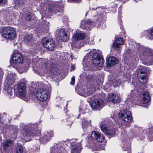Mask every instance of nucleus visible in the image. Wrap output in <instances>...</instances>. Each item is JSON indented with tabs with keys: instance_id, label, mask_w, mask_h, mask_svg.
Masks as SVG:
<instances>
[{
	"instance_id": "3",
	"label": "nucleus",
	"mask_w": 153,
	"mask_h": 153,
	"mask_svg": "<svg viewBox=\"0 0 153 153\" xmlns=\"http://www.w3.org/2000/svg\"><path fill=\"white\" fill-rule=\"evenodd\" d=\"M105 121L104 120L100 123V127L101 130L104 133L107 135L114 136L117 134V130L114 128H108L106 126L107 124H106V123H105Z\"/></svg>"
},
{
	"instance_id": "15",
	"label": "nucleus",
	"mask_w": 153,
	"mask_h": 153,
	"mask_svg": "<svg viewBox=\"0 0 153 153\" xmlns=\"http://www.w3.org/2000/svg\"><path fill=\"white\" fill-rule=\"evenodd\" d=\"M91 137L100 142H102L105 139V137L103 134L95 131L92 132Z\"/></svg>"
},
{
	"instance_id": "17",
	"label": "nucleus",
	"mask_w": 153,
	"mask_h": 153,
	"mask_svg": "<svg viewBox=\"0 0 153 153\" xmlns=\"http://www.w3.org/2000/svg\"><path fill=\"white\" fill-rule=\"evenodd\" d=\"M124 43V41L122 38L118 37L113 43V48L116 50H119L120 48V45H123Z\"/></svg>"
},
{
	"instance_id": "46",
	"label": "nucleus",
	"mask_w": 153,
	"mask_h": 153,
	"mask_svg": "<svg viewBox=\"0 0 153 153\" xmlns=\"http://www.w3.org/2000/svg\"><path fill=\"white\" fill-rule=\"evenodd\" d=\"M2 70L0 68V74H2Z\"/></svg>"
},
{
	"instance_id": "49",
	"label": "nucleus",
	"mask_w": 153,
	"mask_h": 153,
	"mask_svg": "<svg viewBox=\"0 0 153 153\" xmlns=\"http://www.w3.org/2000/svg\"><path fill=\"white\" fill-rule=\"evenodd\" d=\"M65 20L64 21H67L68 20V18L67 17H65Z\"/></svg>"
},
{
	"instance_id": "2",
	"label": "nucleus",
	"mask_w": 153,
	"mask_h": 153,
	"mask_svg": "<svg viewBox=\"0 0 153 153\" xmlns=\"http://www.w3.org/2000/svg\"><path fill=\"white\" fill-rule=\"evenodd\" d=\"M1 33L2 36L7 39H12L15 36V32L13 28L10 27H3Z\"/></svg>"
},
{
	"instance_id": "19",
	"label": "nucleus",
	"mask_w": 153,
	"mask_h": 153,
	"mask_svg": "<svg viewBox=\"0 0 153 153\" xmlns=\"http://www.w3.org/2000/svg\"><path fill=\"white\" fill-rule=\"evenodd\" d=\"M59 38L63 42H65L68 40V37L67 36V33L63 30L61 29L59 30Z\"/></svg>"
},
{
	"instance_id": "13",
	"label": "nucleus",
	"mask_w": 153,
	"mask_h": 153,
	"mask_svg": "<svg viewBox=\"0 0 153 153\" xmlns=\"http://www.w3.org/2000/svg\"><path fill=\"white\" fill-rule=\"evenodd\" d=\"M95 22L94 21H91L90 19L83 20L82 21L80 26L83 30H88L90 29L91 25Z\"/></svg>"
},
{
	"instance_id": "12",
	"label": "nucleus",
	"mask_w": 153,
	"mask_h": 153,
	"mask_svg": "<svg viewBox=\"0 0 153 153\" xmlns=\"http://www.w3.org/2000/svg\"><path fill=\"white\" fill-rule=\"evenodd\" d=\"M13 144L12 141L10 139H7L4 140L1 143L3 147L4 153H9L10 149L12 147Z\"/></svg>"
},
{
	"instance_id": "16",
	"label": "nucleus",
	"mask_w": 153,
	"mask_h": 153,
	"mask_svg": "<svg viewBox=\"0 0 153 153\" xmlns=\"http://www.w3.org/2000/svg\"><path fill=\"white\" fill-rule=\"evenodd\" d=\"M107 100L108 101L112 102L114 103H119L120 101V98L117 94L111 93L109 95Z\"/></svg>"
},
{
	"instance_id": "38",
	"label": "nucleus",
	"mask_w": 153,
	"mask_h": 153,
	"mask_svg": "<svg viewBox=\"0 0 153 153\" xmlns=\"http://www.w3.org/2000/svg\"><path fill=\"white\" fill-rule=\"evenodd\" d=\"M40 72H39L38 71H35V72L36 74H38V75L41 76L42 75V73H43L44 72V71H43V70L42 69V70H40Z\"/></svg>"
},
{
	"instance_id": "1",
	"label": "nucleus",
	"mask_w": 153,
	"mask_h": 153,
	"mask_svg": "<svg viewBox=\"0 0 153 153\" xmlns=\"http://www.w3.org/2000/svg\"><path fill=\"white\" fill-rule=\"evenodd\" d=\"M36 125L35 124H28L25 126L22 125L21 126V130L23 136L26 138L33 137L37 134L38 131L36 129L34 130V128Z\"/></svg>"
},
{
	"instance_id": "6",
	"label": "nucleus",
	"mask_w": 153,
	"mask_h": 153,
	"mask_svg": "<svg viewBox=\"0 0 153 153\" xmlns=\"http://www.w3.org/2000/svg\"><path fill=\"white\" fill-rule=\"evenodd\" d=\"M11 64L15 66H17L20 63H23L24 57L22 54L18 51H14L12 54Z\"/></svg>"
},
{
	"instance_id": "9",
	"label": "nucleus",
	"mask_w": 153,
	"mask_h": 153,
	"mask_svg": "<svg viewBox=\"0 0 153 153\" xmlns=\"http://www.w3.org/2000/svg\"><path fill=\"white\" fill-rule=\"evenodd\" d=\"M42 42L43 46L50 51L53 50L55 47V42L52 39L44 38L42 39Z\"/></svg>"
},
{
	"instance_id": "33",
	"label": "nucleus",
	"mask_w": 153,
	"mask_h": 153,
	"mask_svg": "<svg viewBox=\"0 0 153 153\" xmlns=\"http://www.w3.org/2000/svg\"><path fill=\"white\" fill-rule=\"evenodd\" d=\"M32 16V14L30 13H28L26 14L25 17V20L26 21H30Z\"/></svg>"
},
{
	"instance_id": "10",
	"label": "nucleus",
	"mask_w": 153,
	"mask_h": 153,
	"mask_svg": "<svg viewBox=\"0 0 153 153\" xmlns=\"http://www.w3.org/2000/svg\"><path fill=\"white\" fill-rule=\"evenodd\" d=\"M104 101L100 99L94 100L92 102L91 107L94 110H100L104 106Z\"/></svg>"
},
{
	"instance_id": "34",
	"label": "nucleus",
	"mask_w": 153,
	"mask_h": 153,
	"mask_svg": "<svg viewBox=\"0 0 153 153\" xmlns=\"http://www.w3.org/2000/svg\"><path fill=\"white\" fill-rule=\"evenodd\" d=\"M7 94L8 96L10 98H13L14 97L13 93L11 89H8L7 91Z\"/></svg>"
},
{
	"instance_id": "4",
	"label": "nucleus",
	"mask_w": 153,
	"mask_h": 153,
	"mask_svg": "<svg viewBox=\"0 0 153 153\" xmlns=\"http://www.w3.org/2000/svg\"><path fill=\"white\" fill-rule=\"evenodd\" d=\"M119 117L125 123L123 126H128L132 121L131 115L130 111L127 110L121 111L119 114Z\"/></svg>"
},
{
	"instance_id": "51",
	"label": "nucleus",
	"mask_w": 153,
	"mask_h": 153,
	"mask_svg": "<svg viewBox=\"0 0 153 153\" xmlns=\"http://www.w3.org/2000/svg\"><path fill=\"white\" fill-rule=\"evenodd\" d=\"M79 116H80V115H79V116H78V118H79Z\"/></svg>"
},
{
	"instance_id": "28",
	"label": "nucleus",
	"mask_w": 153,
	"mask_h": 153,
	"mask_svg": "<svg viewBox=\"0 0 153 153\" xmlns=\"http://www.w3.org/2000/svg\"><path fill=\"white\" fill-rule=\"evenodd\" d=\"M90 147L93 151H99L101 150L100 146L98 144L93 143L90 145Z\"/></svg>"
},
{
	"instance_id": "32",
	"label": "nucleus",
	"mask_w": 153,
	"mask_h": 153,
	"mask_svg": "<svg viewBox=\"0 0 153 153\" xmlns=\"http://www.w3.org/2000/svg\"><path fill=\"white\" fill-rule=\"evenodd\" d=\"M91 121L89 120L87 121V120H84L82 121V126L83 128H86L87 126L91 125Z\"/></svg>"
},
{
	"instance_id": "24",
	"label": "nucleus",
	"mask_w": 153,
	"mask_h": 153,
	"mask_svg": "<svg viewBox=\"0 0 153 153\" xmlns=\"http://www.w3.org/2000/svg\"><path fill=\"white\" fill-rule=\"evenodd\" d=\"M14 5L18 7H22L25 5L24 0H14Z\"/></svg>"
},
{
	"instance_id": "39",
	"label": "nucleus",
	"mask_w": 153,
	"mask_h": 153,
	"mask_svg": "<svg viewBox=\"0 0 153 153\" xmlns=\"http://www.w3.org/2000/svg\"><path fill=\"white\" fill-rule=\"evenodd\" d=\"M6 0H0V5L6 3Z\"/></svg>"
},
{
	"instance_id": "36",
	"label": "nucleus",
	"mask_w": 153,
	"mask_h": 153,
	"mask_svg": "<svg viewBox=\"0 0 153 153\" xmlns=\"http://www.w3.org/2000/svg\"><path fill=\"white\" fill-rule=\"evenodd\" d=\"M146 52L148 53L149 55L153 56V50L150 48H147L146 51Z\"/></svg>"
},
{
	"instance_id": "18",
	"label": "nucleus",
	"mask_w": 153,
	"mask_h": 153,
	"mask_svg": "<svg viewBox=\"0 0 153 153\" xmlns=\"http://www.w3.org/2000/svg\"><path fill=\"white\" fill-rule=\"evenodd\" d=\"M118 63V60L114 57H110L106 60L107 68H110L116 64Z\"/></svg>"
},
{
	"instance_id": "22",
	"label": "nucleus",
	"mask_w": 153,
	"mask_h": 153,
	"mask_svg": "<svg viewBox=\"0 0 153 153\" xmlns=\"http://www.w3.org/2000/svg\"><path fill=\"white\" fill-rule=\"evenodd\" d=\"M73 42L71 45L75 48H80L83 46V43L82 40L79 39L75 40L73 39Z\"/></svg>"
},
{
	"instance_id": "50",
	"label": "nucleus",
	"mask_w": 153,
	"mask_h": 153,
	"mask_svg": "<svg viewBox=\"0 0 153 153\" xmlns=\"http://www.w3.org/2000/svg\"><path fill=\"white\" fill-rule=\"evenodd\" d=\"M71 67H72V69L73 70L74 69V67L73 66H72Z\"/></svg>"
},
{
	"instance_id": "23",
	"label": "nucleus",
	"mask_w": 153,
	"mask_h": 153,
	"mask_svg": "<svg viewBox=\"0 0 153 153\" xmlns=\"http://www.w3.org/2000/svg\"><path fill=\"white\" fill-rule=\"evenodd\" d=\"M53 133L52 131L48 132L45 135L42 139V141L43 143H46L48 141H49L50 138L53 136Z\"/></svg>"
},
{
	"instance_id": "31",
	"label": "nucleus",
	"mask_w": 153,
	"mask_h": 153,
	"mask_svg": "<svg viewBox=\"0 0 153 153\" xmlns=\"http://www.w3.org/2000/svg\"><path fill=\"white\" fill-rule=\"evenodd\" d=\"M15 153H23L22 146L20 145L17 146L16 148Z\"/></svg>"
},
{
	"instance_id": "5",
	"label": "nucleus",
	"mask_w": 153,
	"mask_h": 153,
	"mask_svg": "<svg viewBox=\"0 0 153 153\" xmlns=\"http://www.w3.org/2000/svg\"><path fill=\"white\" fill-rule=\"evenodd\" d=\"M14 14L7 10H2L0 11V25H4L6 22L9 19L15 18Z\"/></svg>"
},
{
	"instance_id": "37",
	"label": "nucleus",
	"mask_w": 153,
	"mask_h": 153,
	"mask_svg": "<svg viewBox=\"0 0 153 153\" xmlns=\"http://www.w3.org/2000/svg\"><path fill=\"white\" fill-rule=\"evenodd\" d=\"M75 81V78L74 76H73L71 78V81L70 82V84L71 85H74V84Z\"/></svg>"
},
{
	"instance_id": "21",
	"label": "nucleus",
	"mask_w": 153,
	"mask_h": 153,
	"mask_svg": "<svg viewBox=\"0 0 153 153\" xmlns=\"http://www.w3.org/2000/svg\"><path fill=\"white\" fill-rule=\"evenodd\" d=\"M85 34L82 33H74L73 34V39L75 40L79 39L81 40L84 39L85 38Z\"/></svg>"
},
{
	"instance_id": "14",
	"label": "nucleus",
	"mask_w": 153,
	"mask_h": 153,
	"mask_svg": "<svg viewBox=\"0 0 153 153\" xmlns=\"http://www.w3.org/2000/svg\"><path fill=\"white\" fill-rule=\"evenodd\" d=\"M71 142V145L72 146L71 153H79L81 146L80 142H78L76 141Z\"/></svg>"
},
{
	"instance_id": "43",
	"label": "nucleus",
	"mask_w": 153,
	"mask_h": 153,
	"mask_svg": "<svg viewBox=\"0 0 153 153\" xmlns=\"http://www.w3.org/2000/svg\"><path fill=\"white\" fill-rule=\"evenodd\" d=\"M150 34L151 36H153V28L151 30L150 33Z\"/></svg>"
},
{
	"instance_id": "45",
	"label": "nucleus",
	"mask_w": 153,
	"mask_h": 153,
	"mask_svg": "<svg viewBox=\"0 0 153 153\" xmlns=\"http://www.w3.org/2000/svg\"><path fill=\"white\" fill-rule=\"evenodd\" d=\"M0 153H4V151L1 147H0Z\"/></svg>"
},
{
	"instance_id": "29",
	"label": "nucleus",
	"mask_w": 153,
	"mask_h": 153,
	"mask_svg": "<svg viewBox=\"0 0 153 153\" xmlns=\"http://www.w3.org/2000/svg\"><path fill=\"white\" fill-rule=\"evenodd\" d=\"M139 80L141 83L144 84L147 82L146 75H141L139 78Z\"/></svg>"
},
{
	"instance_id": "27",
	"label": "nucleus",
	"mask_w": 153,
	"mask_h": 153,
	"mask_svg": "<svg viewBox=\"0 0 153 153\" xmlns=\"http://www.w3.org/2000/svg\"><path fill=\"white\" fill-rule=\"evenodd\" d=\"M94 90H92V88H89L87 89L86 90H85L82 93V96L85 97H87L91 94Z\"/></svg>"
},
{
	"instance_id": "40",
	"label": "nucleus",
	"mask_w": 153,
	"mask_h": 153,
	"mask_svg": "<svg viewBox=\"0 0 153 153\" xmlns=\"http://www.w3.org/2000/svg\"><path fill=\"white\" fill-rule=\"evenodd\" d=\"M71 1H74L76 2H80L82 1V0H68L69 2H71Z\"/></svg>"
},
{
	"instance_id": "11",
	"label": "nucleus",
	"mask_w": 153,
	"mask_h": 153,
	"mask_svg": "<svg viewBox=\"0 0 153 153\" xmlns=\"http://www.w3.org/2000/svg\"><path fill=\"white\" fill-rule=\"evenodd\" d=\"M49 92L46 89H41L36 94L37 99L42 101H46L48 97Z\"/></svg>"
},
{
	"instance_id": "42",
	"label": "nucleus",
	"mask_w": 153,
	"mask_h": 153,
	"mask_svg": "<svg viewBox=\"0 0 153 153\" xmlns=\"http://www.w3.org/2000/svg\"><path fill=\"white\" fill-rule=\"evenodd\" d=\"M143 33L145 34L146 36L148 34H149V33L147 30H145L143 32Z\"/></svg>"
},
{
	"instance_id": "41",
	"label": "nucleus",
	"mask_w": 153,
	"mask_h": 153,
	"mask_svg": "<svg viewBox=\"0 0 153 153\" xmlns=\"http://www.w3.org/2000/svg\"><path fill=\"white\" fill-rule=\"evenodd\" d=\"M21 68V72L22 73L24 71H26V70H27V68H24L23 67L21 68Z\"/></svg>"
},
{
	"instance_id": "47",
	"label": "nucleus",
	"mask_w": 153,
	"mask_h": 153,
	"mask_svg": "<svg viewBox=\"0 0 153 153\" xmlns=\"http://www.w3.org/2000/svg\"><path fill=\"white\" fill-rule=\"evenodd\" d=\"M17 133V129L16 128L15 129V134H16Z\"/></svg>"
},
{
	"instance_id": "7",
	"label": "nucleus",
	"mask_w": 153,
	"mask_h": 153,
	"mask_svg": "<svg viewBox=\"0 0 153 153\" xmlns=\"http://www.w3.org/2000/svg\"><path fill=\"white\" fill-rule=\"evenodd\" d=\"M92 60L93 64L96 67H102L103 64L102 56L100 53H94L92 57Z\"/></svg>"
},
{
	"instance_id": "8",
	"label": "nucleus",
	"mask_w": 153,
	"mask_h": 153,
	"mask_svg": "<svg viewBox=\"0 0 153 153\" xmlns=\"http://www.w3.org/2000/svg\"><path fill=\"white\" fill-rule=\"evenodd\" d=\"M26 83L25 81L21 80L18 84L17 86L18 92L21 97H25L26 93Z\"/></svg>"
},
{
	"instance_id": "25",
	"label": "nucleus",
	"mask_w": 153,
	"mask_h": 153,
	"mask_svg": "<svg viewBox=\"0 0 153 153\" xmlns=\"http://www.w3.org/2000/svg\"><path fill=\"white\" fill-rule=\"evenodd\" d=\"M7 80V84L9 85H11L15 81L14 76L13 74L9 75L8 76Z\"/></svg>"
},
{
	"instance_id": "35",
	"label": "nucleus",
	"mask_w": 153,
	"mask_h": 153,
	"mask_svg": "<svg viewBox=\"0 0 153 153\" xmlns=\"http://www.w3.org/2000/svg\"><path fill=\"white\" fill-rule=\"evenodd\" d=\"M51 72L52 74H56L58 73V70L57 68H53L51 69Z\"/></svg>"
},
{
	"instance_id": "44",
	"label": "nucleus",
	"mask_w": 153,
	"mask_h": 153,
	"mask_svg": "<svg viewBox=\"0 0 153 153\" xmlns=\"http://www.w3.org/2000/svg\"><path fill=\"white\" fill-rule=\"evenodd\" d=\"M123 149L125 151H126L128 149H129V147H128L127 148H126V147H125V146L124 145L123 147Z\"/></svg>"
},
{
	"instance_id": "30",
	"label": "nucleus",
	"mask_w": 153,
	"mask_h": 153,
	"mask_svg": "<svg viewBox=\"0 0 153 153\" xmlns=\"http://www.w3.org/2000/svg\"><path fill=\"white\" fill-rule=\"evenodd\" d=\"M147 72V68L145 67H143L140 69L138 71L137 75H139V73H140L141 74H145Z\"/></svg>"
},
{
	"instance_id": "48",
	"label": "nucleus",
	"mask_w": 153,
	"mask_h": 153,
	"mask_svg": "<svg viewBox=\"0 0 153 153\" xmlns=\"http://www.w3.org/2000/svg\"><path fill=\"white\" fill-rule=\"evenodd\" d=\"M54 149H55V150H54V151H55V152H57V150H58V149H56L55 147Z\"/></svg>"
},
{
	"instance_id": "20",
	"label": "nucleus",
	"mask_w": 153,
	"mask_h": 153,
	"mask_svg": "<svg viewBox=\"0 0 153 153\" xmlns=\"http://www.w3.org/2000/svg\"><path fill=\"white\" fill-rule=\"evenodd\" d=\"M143 97L141 102L143 104L148 103L150 100V97L148 92H144L142 95Z\"/></svg>"
},
{
	"instance_id": "26",
	"label": "nucleus",
	"mask_w": 153,
	"mask_h": 153,
	"mask_svg": "<svg viewBox=\"0 0 153 153\" xmlns=\"http://www.w3.org/2000/svg\"><path fill=\"white\" fill-rule=\"evenodd\" d=\"M32 40V36L31 34H26L24 37V41L27 44L30 43Z\"/></svg>"
}]
</instances>
